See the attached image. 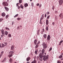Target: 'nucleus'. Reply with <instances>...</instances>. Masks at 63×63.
Returning a JSON list of instances; mask_svg holds the SVG:
<instances>
[{
  "label": "nucleus",
  "mask_w": 63,
  "mask_h": 63,
  "mask_svg": "<svg viewBox=\"0 0 63 63\" xmlns=\"http://www.w3.org/2000/svg\"><path fill=\"white\" fill-rule=\"evenodd\" d=\"M13 53H14V51H10L9 52V54H13Z\"/></svg>",
  "instance_id": "19"
},
{
  "label": "nucleus",
  "mask_w": 63,
  "mask_h": 63,
  "mask_svg": "<svg viewBox=\"0 0 63 63\" xmlns=\"http://www.w3.org/2000/svg\"><path fill=\"white\" fill-rule=\"evenodd\" d=\"M44 37L45 38V39H46V38H47V35L46 34H45L44 35Z\"/></svg>",
  "instance_id": "26"
},
{
  "label": "nucleus",
  "mask_w": 63,
  "mask_h": 63,
  "mask_svg": "<svg viewBox=\"0 0 63 63\" xmlns=\"http://www.w3.org/2000/svg\"><path fill=\"white\" fill-rule=\"evenodd\" d=\"M61 62L60 61H58L57 62V63H61Z\"/></svg>",
  "instance_id": "48"
},
{
  "label": "nucleus",
  "mask_w": 63,
  "mask_h": 63,
  "mask_svg": "<svg viewBox=\"0 0 63 63\" xmlns=\"http://www.w3.org/2000/svg\"><path fill=\"white\" fill-rule=\"evenodd\" d=\"M17 28L18 29H19V26H18L17 27Z\"/></svg>",
  "instance_id": "60"
},
{
  "label": "nucleus",
  "mask_w": 63,
  "mask_h": 63,
  "mask_svg": "<svg viewBox=\"0 0 63 63\" xmlns=\"http://www.w3.org/2000/svg\"><path fill=\"white\" fill-rule=\"evenodd\" d=\"M19 3H22V0H19Z\"/></svg>",
  "instance_id": "38"
},
{
  "label": "nucleus",
  "mask_w": 63,
  "mask_h": 63,
  "mask_svg": "<svg viewBox=\"0 0 63 63\" xmlns=\"http://www.w3.org/2000/svg\"><path fill=\"white\" fill-rule=\"evenodd\" d=\"M49 17H50V16H49V15L48 16H47V19H48L49 18Z\"/></svg>",
  "instance_id": "33"
},
{
  "label": "nucleus",
  "mask_w": 63,
  "mask_h": 63,
  "mask_svg": "<svg viewBox=\"0 0 63 63\" xmlns=\"http://www.w3.org/2000/svg\"><path fill=\"white\" fill-rule=\"evenodd\" d=\"M48 57H49V56L48 55H47V56L44 55L43 58V59L44 61H47V59H48Z\"/></svg>",
  "instance_id": "1"
},
{
  "label": "nucleus",
  "mask_w": 63,
  "mask_h": 63,
  "mask_svg": "<svg viewBox=\"0 0 63 63\" xmlns=\"http://www.w3.org/2000/svg\"><path fill=\"white\" fill-rule=\"evenodd\" d=\"M9 61L10 63H12V62H13V59H12L11 58H10V59L9 60Z\"/></svg>",
  "instance_id": "16"
},
{
  "label": "nucleus",
  "mask_w": 63,
  "mask_h": 63,
  "mask_svg": "<svg viewBox=\"0 0 63 63\" xmlns=\"http://www.w3.org/2000/svg\"><path fill=\"white\" fill-rule=\"evenodd\" d=\"M61 45V43L60 42V43L59 44V46H60V45Z\"/></svg>",
  "instance_id": "59"
},
{
  "label": "nucleus",
  "mask_w": 63,
  "mask_h": 63,
  "mask_svg": "<svg viewBox=\"0 0 63 63\" xmlns=\"http://www.w3.org/2000/svg\"><path fill=\"white\" fill-rule=\"evenodd\" d=\"M8 56L9 57H11L13 56V54H9Z\"/></svg>",
  "instance_id": "13"
},
{
  "label": "nucleus",
  "mask_w": 63,
  "mask_h": 63,
  "mask_svg": "<svg viewBox=\"0 0 63 63\" xmlns=\"http://www.w3.org/2000/svg\"><path fill=\"white\" fill-rule=\"evenodd\" d=\"M39 33H40V31H39V30H38V32H37V35H39Z\"/></svg>",
  "instance_id": "30"
},
{
  "label": "nucleus",
  "mask_w": 63,
  "mask_h": 63,
  "mask_svg": "<svg viewBox=\"0 0 63 63\" xmlns=\"http://www.w3.org/2000/svg\"><path fill=\"white\" fill-rule=\"evenodd\" d=\"M0 47H1V44L0 43Z\"/></svg>",
  "instance_id": "61"
},
{
  "label": "nucleus",
  "mask_w": 63,
  "mask_h": 63,
  "mask_svg": "<svg viewBox=\"0 0 63 63\" xmlns=\"http://www.w3.org/2000/svg\"><path fill=\"white\" fill-rule=\"evenodd\" d=\"M4 60H3V61H2V62H4Z\"/></svg>",
  "instance_id": "62"
},
{
  "label": "nucleus",
  "mask_w": 63,
  "mask_h": 63,
  "mask_svg": "<svg viewBox=\"0 0 63 63\" xmlns=\"http://www.w3.org/2000/svg\"><path fill=\"white\" fill-rule=\"evenodd\" d=\"M18 16V14H17L15 15V16H14V17H16V16Z\"/></svg>",
  "instance_id": "31"
},
{
  "label": "nucleus",
  "mask_w": 63,
  "mask_h": 63,
  "mask_svg": "<svg viewBox=\"0 0 63 63\" xmlns=\"http://www.w3.org/2000/svg\"><path fill=\"white\" fill-rule=\"evenodd\" d=\"M52 9L53 10H54V8H53V7H52Z\"/></svg>",
  "instance_id": "63"
},
{
  "label": "nucleus",
  "mask_w": 63,
  "mask_h": 63,
  "mask_svg": "<svg viewBox=\"0 0 63 63\" xmlns=\"http://www.w3.org/2000/svg\"><path fill=\"white\" fill-rule=\"evenodd\" d=\"M62 42H63V41H61L60 43L61 44H62Z\"/></svg>",
  "instance_id": "54"
},
{
  "label": "nucleus",
  "mask_w": 63,
  "mask_h": 63,
  "mask_svg": "<svg viewBox=\"0 0 63 63\" xmlns=\"http://www.w3.org/2000/svg\"><path fill=\"white\" fill-rule=\"evenodd\" d=\"M42 53H44L45 52V50L44 49H42Z\"/></svg>",
  "instance_id": "15"
},
{
  "label": "nucleus",
  "mask_w": 63,
  "mask_h": 63,
  "mask_svg": "<svg viewBox=\"0 0 63 63\" xmlns=\"http://www.w3.org/2000/svg\"><path fill=\"white\" fill-rule=\"evenodd\" d=\"M47 14L48 15H49V12H47Z\"/></svg>",
  "instance_id": "57"
},
{
  "label": "nucleus",
  "mask_w": 63,
  "mask_h": 63,
  "mask_svg": "<svg viewBox=\"0 0 63 63\" xmlns=\"http://www.w3.org/2000/svg\"><path fill=\"white\" fill-rule=\"evenodd\" d=\"M39 5H40V4L39 3H37L36 4V5L38 6H39Z\"/></svg>",
  "instance_id": "50"
},
{
  "label": "nucleus",
  "mask_w": 63,
  "mask_h": 63,
  "mask_svg": "<svg viewBox=\"0 0 63 63\" xmlns=\"http://www.w3.org/2000/svg\"><path fill=\"white\" fill-rule=\"evenodd\" d=\"M63 0H60L59 1V4L60 5H61L63 3Z\"/></svg>",
  "instance_id": "5"
},
{
  "label": "nucleus",
  "mask_w": 63,
  "mask_h": 63,
  "mask_svg": "<svg viewBox=\"0 0 63 63\" xmlns=\"http://www.w3.org/2000/svg\"><path fill=\"white\" fill-rule=\"evenodd\" d=\"M62 55H61L60 56H59V58H61L62 57Z\"/></svg>",
  "instance_id": "39"
},
{
  "label": "nucleus",
  "mask_w": 63,
  "mask_h": 63,
  "mask_svg": "<svg viewBox=\"0 0 63 63\" xmlns=\"http://www.w3.org/2000/svg\"><path fill=\"white\" fill-rule=\"evenodd\" d=\"M20 7H21V8H22V9H23V7H24L23 6V5H22V4H21L20 5Z\"/></svg>",
  "instance_id": "20"
},
{
  "label": "nucleus",
  "mask_w": 63,
  "mask_h": 63,
  "mask_svg": "<svg viewBox=\"0 0 63 63\" xmlns=\"http://www.w3.org/2000/svg\"><path fill=\"white\" fill-rule=\"evenodd\" d=\"M2 56V55H1V54L0 55V58H1V56Z\"/></svg>",
  "instance_id": "56"
},
{
  "label": "nucleus",
  "mask_w": 63,
  "mask_h": 63,
  "mask_svg": "<svg viewBox=\"0 0 63 63\" xmlns=\"http://www.w3.org/2000/svg\"><path fill=\"white\" fill-rule=\"evenodd\" d=\"M55 13L56 14H57V13H58V12L57 11H55Z\"/></svg>",
  "instance_id": "44"
},
{
  "label": "nucleus",
  "mask_w": 63,
  "mask_h": 63,
  "mask_svg": "<svg viewBox=\"0 0 63 63\" xmlns=\"http://www.w3.org/2000/svg\"><path fill=\"white\" fill-rule=\"evenodd\" d=\"M4 46H5V45H4V44L2 43L1 44V47H4Z\"/></svg>",
  "instance_id": "24"
},
{
  "label": "nucleus",
  "mask_w": 63,
  "mask_h": 63,
  "mask_svg": "<svg viewBox=\"0 0 63 63\" xmlns=\"http://www.w3.org/2000/svg\"><path fill=\"white\" fill-rule=\"evenodd\" d=\"M39 7H42V4H40L39 6Z\"/></svg>",
  "instance_id": "53"
},
{
  "label": "nucleus",
  "mask_w": 63,
  "mask_h": 63,
  "mask_svg": "<svg viewBox=\"0 0 63 63\" xmlns=\"http://www.w3.org/2000/svg\"><path fill=\"white\" fill-rule=\"evenodd\" d=\"M4 44L5 45V46H7V42H5L4 43Z\"/></svg>",
  "instance_id": "43"
},
{
  "label": "nucleus",
  "mask_w": 63,
  "mask_h": 63,
  "mask_svg": "<svg viewBox=\"0 0 63 63\" xmlns=\"http://www.w3.org/2000/svg\"><path fill=\"white\" fill-rule=\"evenodd\" d=\"M34 43H35V45H36V44L37 43V40L36 39H35V40L34 41Z\"/></svg>",
  "instance_id": "21"
},
{
  "label": "nucleus",
  "mask_w": 63,
  "mask_h": 63,
  "mask_svg": "<svg viewBox=\"0 0 63 63\" xmlns=\"http://www.w3.org/2000/svg\"><path fill=\"white\" fill-rule=\"evenodd\" d=\"M8 37H11V34H8Z\"/></svg>",
  "instance_id": "35"
},
{
  "label": "nucleus",
  "mask_w": 63,
  "mask_h": 63,
  "mask_svg": "<svg viewBox=\"0 0 63 63\" xmlns=\"http://www.w3.org/2000/svg\"><path fill=\"white\" fill-rule=\"evenodd\" d=\"M31 4L32 7H33V6H34V3L33 2H32Z\"/></svg>",
  "instance_id": "37"
},
{
  "label": "nucleus",
  "mask_w": 63,
  "mask_h": 63,
  "mask_svg": "<svg viewBox=\"0 0 63 63\" xmlns=\"http://www.w3.org/2000/svg\"><path fill=\"white\" fill-rule=\"evenodd\" d=\"M62 14L61 13L60 15H59V16H61V15Z\"/></svg>",
  "instance_id": "58"
},
{
  "label": "nucleus",
  "mask_w": 63,
  "mask_h": 63,
  "mask_svg": "<svg viewBox=\"0 0 63 63\" xmlns=\"http://www.w3.org/2000/svg\"><path fill=\"white\" fill-rule=\"evenodd\" d=\"M14 21H13V22H12V25H13V24H14Z\"/></svg>",
  "instance_id": "55"
},
{
  "label": "nucleus",
  "mask_w": 63,
  "mask_h": 63,
  "mask_svg": "<svg viewBox=\"0 0 63 63\" xmlns=\"http://www.w3.org/2000/svg\"><path fill=\"white\" fill-rule=\"evenodd\" d=\"M41 21H42V20H40V24H43V22H42Z\"/></svg>",
  "instance_id": "27"
},
{
  "label": "nucleus",
  "mask_w": 63,
  "mask_h": 63,
  "mask_svg": "<svg viewBox=\"0 0 63 63\" xmlns=\"http://www.w3.org/2000/svg\"><path fill=\"white\" fill-rule=\"evenodd\" d=\"M3 20V18H0V22H1L2 20Z\"/></svg>",
  "instance_id": "28"
},
{
  "label": "nucleus",
  "mask_w": 63,
  "mask_h": 63,
  "mask_svg": "<svg viewBox=\"0 0 63 63\" xmlns=\"http://www.w3.org/2000/svg\"><path fill=\"white\" fill-rule=\"evenodd\" d=\"M50 36L49 35L47 37V39L48 40V41H49L50 39Z\"/></svg>",
  "instance_id": "7"
},
{
  "label": "nucleus",
  "mask_w": 63,
  "mask_h": 63,
  "mask_svg": "<svg viewBox=\"0 0 63 63\" xmlns=\"http://www.w3.org/2000/svg\"><path fill=\"white\" fill-rule=\"evenodd\" d=\"M46 30L47 31H48V26H46Z\"/></svg>",
  "instance_id": "17"
},
{
  "label": "nucleus",
  "mask_w": 63,
  "mask_h": 63,
  "mask_svg": "<svg viewBox=\"0 0 63 63\" xmlns=\"http://www.w3.org/2000/svg\"><path fill=\"white\" fill-rule=\"evenodd\" d=\"M20 19H21V18H17V20H20Z\"/></svg>",
  "instance_id": "41"
},
{
  "label": "nucleus",
  "mask_w": 63,
  "mask_h": 63,
  "mask_svg": "<svg viewBox=\"0 0 63 63\" xmlns=\"http://www.w3.org/2000/svg\"><path fill=\"white\" fill-rule=\"evenodd\" d=\"M26 63H29V62H27Z\"/></svg>",
  "instance_id": "64"
},
{
  "label": "nucleus",
  "mask_w": 63,
  "mask_h": 63,
  "mask_svg": "<svg viewBox=\"0 0 63 63\" xmlns=\"http://www.w3.org/2000/svg\"><path fill=\"white\" fill-rule=\"evenodd\" d=\"M42 30H43V32H45V29H42Z\"/></svg>",
  "instance_id": "46"
},
{
  "label": "nucleus",
  "mask_w": 63,
  "mask_h": 63,
  "mask_svg": "<svg viewBox=\"0 0 63 63\" xmlns=\"http://www.w3.org/2000/svg\"><path fill=\"white\" fill-rule=\"evenodd\" d=\"M32 63H36V61L35 60H34L33 62H32Z\"/></svg>",
  "instance_id": "29"
},
{
  "label": "nucleus",
  "mask_w": 63,
  "mask_h": 63,
  "mask_svg": "<svg viewBox=\"0 0 63 63\" xmlns=\"http://www.w3.org/2000/svg\"><path fill=\"white\" fill-rule=\"evenodd\" d=\"M1 16H6V14L4 12H3L1 14Z\"/></svg>",
  "instance_id": "9"
},
{
  "label": "nucleus",
  "mask_w": 63,
  "mask_h": 63,
  "mask_svg": "<svg viewBox=\"0 0 63 63\" xmlns=\"http://www.w3.org/2000/svg\"><path fill=\"white\" fill-rule=\"evenodd\" d=\"M1 33L2 34V35H1V37H3V36L5 35V34H4V30H1Z\"/></svg>",
  "instance_id": "3"
},
{
  "label": "nucleus",
  "mask_w": 63,
  "mask_h": 63,
  "mask_svg": "<svg viewBox=\"0 0 63 63\" xmlns=\"http://www.w3.org/2000/svg\"><path fill=\"white\" fill-rule=\"evenodd\" d=\"M39 55L40 57H44V54L42 53H40L39 54Z\"/></svg>",
  "instance_id": "6"
},
{
  "label": "nucleus",
  "mask_w": 63,
  "mask_h": 63,
  "mask_svg": "<svg viewBox=\"0 0 63 63\" xmlns=\"http://www.w3.org/2000/svg\"><path fill=\"white\" fill-rule=\"evenodd\" d=\"M2 4L4 6H8V3L7 2H3Z\"/></svg>",
  "instance_id": "4"
},
{
  "label": "nucleus",
  "mask_w": 63,
  "mask_h": 63,
  "mask_svg": "<svg viewBox=\"0 0 63 63\" xmlns=\"http://www.w3.org/2000/svg\"><path fill=\"white\" fill-rule=\"evenodd\" d=\"M45 17H46L47 16V14L46 13L45 14Z\"/></svg>",
  "instance_id": "51"
},
{
  "label": "nucleus",
  "mask_w": 63,
  "mask_h": 63,
  "mask_svg": "<svg viewBox=\"0 0 63 63\" xmlns=\"http://www.w3.org/2000/svg\"><path fill=\"white\" fill-rule=\"evenodd\" d=\"M5 29L6 30H10V29L8 27L5 28Z\"/></svg>",
  "instance_id": "36"
},
{
  "label": "nucleus",
  "mask_w": 63,
  "mask_h": 63,
  "mask_svg": "<svg viewBox=\"0 0 63 63\" xmlns=\"http://www.w3.org/2000/svg\"><path fill=\"white\" fill-rule=\"evenodd\" d=\"M14 47L13 46L11 47V49L12 50H14Z\"/></svg>",
  "instance_id": "18"
},
{
  "label": "nucleus",
  "mask_w": 63,
  "mask_h": 63,
  "mask_svg": "<svg viewBox=\"0 0 63 63\" xmlns=\"http://www.w3.org/2000/svg\"><path fill=\"white\" fill-rule=\"evenodd\" d=\"M30 60V57H29L26 58V60L27 61H29Z\"/></svg>",
  "instance_id": "10"
},
{
  "label": "nucleus",
  "mask_w": 63,
  "mask_h": 63,
  "mask_svg": "<svg viewBox=\"0 0 63 63\" xmlns=\"http://www.w3.org/2000/svg\"><path fill=\"white\" fill-rule=\"evenodd\" d=\"M51 50H52V47H51L49 50V51H50Z\"/></svg>",
  "instance_id": "34"
},
{
  "label": "nucleus",
  "mask_w": 63,
  "mask_h": 63,
  "mask_svg": "<svg viewBox=\"0 0 63 63\" xmlns=\"http://www.w3.org/2000/svg\"><path fill=\"white\" fill-rule=\"evenodd\" d=\"M4 8H5V9L6 11H7V12H8V11H9V8H8L5 7H4Z\"/></svg>",
  "instance_id": "14"
},
{
  "label": "nucleus",
  "mask_w": 63,
  "mask_h": 63,
  "mask_svg": "<svg viewBox=\"0 0 63 63\" xmlns=\"http://www.w3.org/2000/svg\"><path fill=\"white\" fill-rule=\"evenodd\" d=\"M44 18V14H43L42 15L41 17V18L40 20H42V19H43Z\"/></svg>",
  "instance_id": "8"
},
{
  "label": "nucleus",
  "mask_w": 63,
  "mask_h": 63,
  "mask_svg": "<svg viewBox=\"0 0 63 63\" xmlns=\"http://www.w3.org/2000/svg\"><path fill=\"white\" fill-rule=\"evenodd\" d=\"M19 4V3H17V4H16V6H17V7H18V4Z\"/></svg>",
  "instance_id": "47"
},
{
  "label": "nucleus",
  "mask_w": 63,
  "mask_h": 63,
  "mask_svg": "<svg viewBox=\"0 0 63 63\" xmlns=\"http://www.w3.org/2000/svg\"><path fill=\"white\" fill-rule=\"evenodd\" d=\"M8 16H9V15H6L5 17L6 18H8Z\"/></svg>",
  "instance_id": "40"
},
{
  "label": "nucleus",
  "mask_w": 63,
  "mask_h": 63,
  "mask_svg": "<svg viewBox=\"0 0 63 63\" xmlns=\"http://www.w3.org/2000/svg\"><path fill=\"white\" fill-rule=\"evenodd\" d=\"M42 57H40V61H43V60H42Z\"/></svg>",
  "instance_id": "32"
},
{
  "label": "nucleus",
  "mask_w": 63,
  "mask_h": 63,
  "mask_svg": "<svg viewBox=\"0 0 63 63\" xmlns=\"http://www.w3.org/2000/svg\"><path fill=\"white\" fill-rule=\"evenodd\" d=\"M18 10H19V9H20V6H18Z\"/></svg>",
  "instance_id": "45"
},
{
  "label": "nucleus",
  "mask_w": 63,
  "mask_h": 63,
  "mask_svg": "<svg viewBox=\"0 0 63 63\" xmlns=\"http://www.w3.org/2000/svg\"><path fill=\"white\" fill-rule=\"evenodd\" d=\"M46 25H48V20L47 19L46 21Z\"/></svg>",
  "instance_id": "11"
},
{
  "label": "nucleus",
  "mask_w": 63,
  "mask_h": 63,
  "mask_svg": "<svg viewBox=\"0 0 63 63\" xmlns=\"http://www.w3.org/2000/svg\"><path fill=\"white\" fill-rule=\"evenodd\" d=\"M3 53L4 52L3 51H2L1 53V54L2 55H3Z\"/></svg>",
  "instance_id": "42"
},
{
  "label": "nucleus",
  "mask_w": 63,
  "mask_h": 63,
  "mask_svg": "<svg viewBox=\"0 0 63 63\" xmlns=\"http://www.w3.org/2000/svg\"><path fill=\"white\" fill-rule=\"evenodd\" d=\"M42 45L43 46V48L44 49H46L47 47V44H46L45 43H43V44Z\"/></svg>",
  "instance_id": "2"
},
{
  "label": "nucleus",
  "mask_w": 63,
  "mask_h": 63,
  "mask_svg": "<svg viewBox=\"0 0 63 63\" xmlns=\"http://www.w3.org/2000/svg\"><path fill=\"white\" fill-rule=\"evenodd\" d=\"M52 25H54L55 24V23H54V22H53L52 23Z\"/></svg>",
  "instance_id": "49"
},
{
  "label": "nucleus",
  "mask_w": 63,
  "mask_h": 63,
  "mask_svg": "<svg viewBox=\"0 0 63 63\" xmlns=\"http://www.w3.org/2000/svg\"><path fill=\"white\" fill-rule=\"evenodd\" d=\"M28 4L27 3H25L24 5V6L25 8L27 7H28Z\"/></svg>",
  "instance_id": "12"
},
{
  "label": "nucleus",
  "mask_w": 63,
  "mask_h": 63,
  "mask_svg": "<svg viewBox=\"0 0 63 63\" xmlns=\"http://www.w3.org/2000/svg\"><path fill=\"white\" fill-rule=\"evenodd\" d=\"M38 49H36L35 51V54H37V52H38Z\"/></svg>",
  "instance_id": "23"
},
{
  "label": "nucleus",
  "mask_w": 63,
  "mask_h": 63,
  "mask_svg": "<svg viewBox=\"0 0 63 63\" xmlns=\"http://www.w3.org/2000/svg\"><path fill=\"white\" fill-rule=\"evenodd\" d=\"M8 32L7 31L5 32V34L6 35H8Z\"/></svg>",
  "instance_id": "25"
},
{
  "label": "nucleus",
  "mask_w": 63,
  "mask_h": 63,
  "mask_svg": "<svg viewBox=\"0 0 63 63\" xmlns=\"http://www.w3.org/2000/svg\"><path fill=\"white\" fill-rule=\"evenodd\" d=\"M39 46V45H38L37 44H36L35 47V48H37Z\"/></svg>",
  "instance_id": "22"
},
{
  "label": "nucleus",
  "mask_w": 63,
  "mask_h": 63,
  "mask_svg": "<svg viewBox=\"0 0 63 63\" xmlns=\"http://www.w3.org/2000/svg\"><path fill=\"white\" fill-rule=\"evenodd\" d=\"M40 44V41H38V44Z\"/></svg>",
  "instance_id": "52"
}]
</instances>
